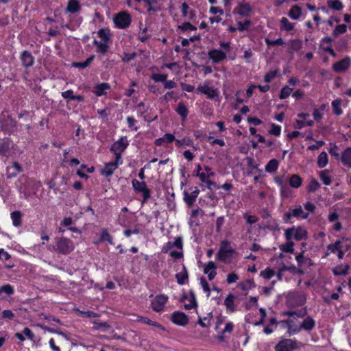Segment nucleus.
I'll use <instances>...</instances> for the list:
<instances>
[{
	"label": "nucleus",
	"instance_id": "1",
	"mask_svg": "<svg viewBox=\"0 0 351 351\" xmlns=\"http://www.w3.org/2000/svg\"><path fill=\"white\" fill-rule=\"evenodd\" d=\"M287 320L282 322L281 324L287 328L289 335H294L302 330L301 318L293 311L287 313Z\"/></svg>",
	"mask_w": 351,
	"mask_h": 351
},
{
	"label": "nucleus",
	"instance_id": "2",
	"mask_svg": "<svg viewBox=\"0 0 351 351\" xmlns=\"http://www.w3.org/2000/svg\"><path fill=\"white\" fill-rule=\"evenodd\" d=\"M162 251L164 253H170V256L175 258H180L182 256V240L177 238L173 242H167L163 245Z\"/></svg>",
	"mask_w": 351,
	"mask_h": 351
},
{
	"label": "nucleus",
	"instance_id": "3",
	"mask_svg": "<svg viewBox=\"0 0 351 351\" xmlns=\"http://www.w3.org/2000/svg\"><path fill=\"white\" fill-rule=\"evenodd\" d=\"M234 254L235 250L231 246L230 243L225 240L222 241L220 243L219 250L217 254V258L220 261L230 263Z\"/></svg>",
	"mask_w": 351,
	"mask_h": 351
},
{
	"label": "nucleus",
	"instance_id": "4",
	"mask_svg": "<svg viewBox=\"0 0 351 351\" xmlns=\"http://www.w3.org/2000/svg\"><path fill=\"white\" fill-rule=\"evenodd\" d=\"M56 251L63 254H69L75 248L73 241L64 237L56 239Z\"/></svg>",
	"mask_w": 351,
	"mask_h": 351
},
{
	"label": "nucleus",
	"instance_id": "5",
	"mask_svg": "<svg viewBox=\"0 0 351 351\" xmlns=\"http://www.w3.org/2000/svg\"><path fill=\"white\" fill-rule=\"evenodd\" d=\"M129 143L126 137H121L111 147V151L114 154L115 158L118 160L119 162L123 161L121 154L128 147Z\"/></svg>",
	"mask_w": 351,
	"mask_h": 351
},
{
	"label": "nucleus",
	"instance_id": "6",
	"mask_svg": "<svg viewBox=\"0 0 351 351\" xmlns=\"http://www.w3.org/2000/svg\"><path fill=\"white\" fill-rule=\"evenodd\" d=\"M285 237L290 241L292 239L302 240L306 238V231L302 227H293L285 230Z\"/></svg>",
	"mask_w": 351,
	"mask_h": 351
},
{
	"label": "nucleus",
	"instance_id": "7",
	"mask_svg": "<svg viewBox=\"0 0 351 351\" xmlns=\"http://www.w3.org/2000/svg\"><path fill=\"white\" fill-rule=\"evenodd\" d=\"M308 217V213H306L300 205L290 209L285 214V218L287 221L291 220L292 217L298 219H306Z\"/></svg>",
	"mask_w": 351,
	"mask_h": 351
},
{
	"label": "nucleus",
	"instance_id": "8",
	"mask_svg": "<svg viewBox=\"0 0 351 351\" xmlns=\"http://www.w3.org/2000/svg\"><path fill=\"white\" fill-rule=\"evenodd\" d=\"M131 16L126 12H121L114 17V23L119 28H125L128 27L131 23Z\"/></svg>",
	"mask_w": 351,
	"mask_h": 351
},
{
	"label": "nucleus",
	"instance_id": "9",
	"mask_svg": "<svg viewBox=\"0 0 351 351\" xmlns=\"http://www.w3.org/2000/svg\"><path fill=\"white\" fill-rule=\"evenodd\" d=\"M348 247V244L347 241H339L334 244L328 245V249L332 253H337L339 258H342Z\"/></svg>",
	"mask_w": 351,
	"mask_h": 351
},
{
	"label": "nucleus",
	"instance_id": "10",
	"mask_svg": "<svg viewBox=\"0 0 351 351\" xmlns=\"http://www.w3.org/2000/svg\"><path fill=\"white\" fill-rule=\"evenodd\" d=\"M167 301L168 297L166 295H157L152 301V308L156 312H160L163 311Z\"/></svg>",
	"mask_w": 351,
	"mask_h": 351
},
{
	"label": "nucleus",
	"instance_id": "11",
	"mask_svg": "<svg viewBox=\"0 0 351 351\" xmlns=\"http://www.w3.org/2000/svg\"><path fill=\"white\" fill-rule=\"evenodd\" d=\"M227 54L226 51L220 49H213L208 51V56L213 63L217 64L225 60L227 58Z\"/></svg>",
	"mask_w": 351,
	"mask_h": 351
},
{
	"label": "nucleus",
	"instance_id": "12",
	"mask_svg": "<svg viewBox=\"0 0 351 351\" xmlns=\"http://www.w3.org/2000/svg\"><path fill=\"white\" fill-rule=\"evenodd\" d=\"M297 343L290 339H283L279 341L276 347V351H293L297 348Z\"/></svg>",
	"mask_w": 351,
	"mask_h": 351
},
{
	"label": "nucleus",
	"instance_id": "13",
	"mask_svg": "<svg viewBox=\"0 0 351 351\" xmlns=\"http://www.w3.org/2000/svg\"><path fill=\"white\" fill-rule=\"evenodd\" d=\"M122 164L123 161L119 162L118 160L115 158L114 162H110L106 164L104 167L101 169V173L106 177H109L112 176L116 169Z\"/></svg>",
	"mask_w": 351,
	"mask_h": 351
},
{
	"label": "nucleus",
	"instance_id": "14",
	"mask_svg": "<svg viewBox=\"0 0 351 351\" xmlns=\"http://www.w3.org/2000/svg\"><path fill=\"white\" fill-rule=\"evenodd\" d=\"M197 90L204 93L209 99H214L218 96L217 90L210 87L206 82L203 85L198 86Z\"/></svg>",
	"mask_w": 351,
	"mask_h": 351
},
{
	"label": "nucleus",
	"instance_id": "15",
	"mask_svg": "<svg viewBox=\"0 0 351 351\" xmlns=\"http://www.w3.org/2000/svg\"><path fill=\"white\" fill-rule=\"evenodd\" d=\"M132 183L134 189L136 191L143 193L145 200L150 197L149 191L147 188V185L144 182H139L137 180H133Z\"/></svg>",
	"mask_w": 351,
	"mask_h": 351
},
{
	"label": "nucleus",
	"instance_id": "16",
	"mask_svg": "<svg viewBox=\"0 0 351 351\" xmlns=\"http://www.w3.org/2000/svg\"><path fill=\"white\" fill-rule=\"evenodd\" d=\"M171 321L177 325L185 326L189 322L187 316L182 312L176 311L172 314Z\"/></svg>",
	"mask_w": 351,
	"mask_h": 351
},
{
	"label": "nucleus",
	"instance_id": "17",
	"mask_svg": "<svg viewBox=\"0 0 351 351\" xmlns=\"http://www.w3.org/2000/svg\"><path fill=\"white\" fill-rule=\"evenodd\" d=\"M351 65V58H346L333 64V69L338 73L343 72L348 69Z\"/></svg>",
	"mask_w": 351,
	"mask_h": 351
},
{
	"label": "nucleus",
	"instance_id": "18",
	"mask_svg": "<svg viewBox=\"0 0 351 351\" xmlns=\"http://www.w3.org/2000/svg\"><path fill=\"white\" fill-rule=\"evenodd\" d=\"M110 89V86L108 83H99L94 86L93 92L98 97L106 95Z\"/></svg>",
	"mask_w": 351,
	"mask_h": 351
},
{
	"label": "nucleus",
	"instance_id": "19",
	"mask_svg": "<svg viewBox=\"0 0 351 351\" xmlns=\"http://www.w3.org/2000/svg\"><path fill=\"white\" fill-rule=\"evenodd\" d=\"M217 266L213 261H209L204 267V272L208 275V279L212 280L217 275Z\"/></svg>",
	"mask_w": 351,
	"mask_h": 351
},
{
	"label": "nucleus",
	"instance_id": "20",
	"mask_svg": "<svg viewBox=\"0 0 351 351\" xmlns=\"http://www.w3.org/2000/svg\"><path fill=\"white\" fill-rule=\"evenodd\" d=\"M332 40L330 37H325L322 39L320 43L321 48L324 51L329 52L333 57L336 56V53L331 47V43Z\"/></svg>",
	"mask_w": 351,
	"mask_h": 351
},
{
	"label": "nucleus",
	"instance_id": "21",
	"mask_svg": "<svg viewBox=\"0 0 351 351\" xmlns=\"http://www.w3.org/2000/svg\"><path fill=\"white\" fill-rule=\"evenodd\" d=\"M251 7L248 3H239L234 9V12L242 16H247L251 12Z\"/></svg>",
	"mask_w": 351,
	"mask_h": 351
},
{
	"label": "nucleus",
	"instance_id": "22",
	"mask_svg": "<svg viewBox=\"0 0 351 351\" xmlns=\"http://www.w3.org/2000/svg\"><path fill=\"white\" fill-rule=\"evenodd\" d=\"M197 176L199 178L201 181L208 183L210 177L214 176V172L209 167H205L202 172H197Z\"/></svg>",
	"mask_w": 351,
	"mask_h": 351
},
{
	"label": "nucleus",
	"instance_id": "23",
	"mask_svg": "<svg viewBox=\"0 0 351 351\" xmlns=\"http://www.w3.org/2000/svg\"><path fill=\"white\" fill-rule=\"evenodd\" d=\"M22 64L25 67H30L34 62V59L32 54L28 51H23L21 55Z\"/></svg>",
	"mask_w": 351,
	"mask_h": 351
},
{
	"label": "nucleus",
	"instance_id": "24",
	"mask_svg": "<svg viewBox=\"0 0 351 351\" xmlns=\"http://www.w3.org/2000/svg\"><path fill=\"white\" fill-rule=\"evenodd\" d=\"M341 162L343 165L351 168V147H348L342 152Z\"/></svg>",
	"mask_w": 351,
	"mask_h": 351
},
{
	"label": "nucleus",
	"instance_id": "25",
	"mask_svg": "<svg viewBox=\"0 0 351 351\" xmlns=\"http://www.w3.org/2000/svg\"><path fill=\"white\" fill-rule=\"evenodd\" d=\"M280 28L281 30L286 32H291L293 30L295 27V23L289 21L287 17H282L280 21Z\"/></svg>",
	"mask_w": 351,
	"mask_h": 351
},
{
	"label": "nucleus",
	"instance_id": "26",
	"mask_svg": "<svg viewBox=\"0 0 351 351\" xmlns=\"http://www.w3.org/2000/svg\"><path fill=\"white\" fill-rule=\"evenodd\" d=\"M289 16L293 20H298L302 15V8L298 5H293L289 11Z\"/></svg>",
	"mask_w": 351,
	"mask_h": 351
},
{
	"label": "nucleus",
	"instance_id": "27",
	"mask_svg": "<svg viewBox=\"0 0 351 351\" xmlns=\"http://www.w3.org/2000/svg\"><path fill=\"white\" fill-rule=\"evenodd\" d=\"M301 324L302 330L309 331L314 328L315 322L312 317H307L303 319H301Z\"/></svg>",
	"mask_w": 351,
	"mask_h": 351
},
{
	"label": "nucleus",
	"instance_id": "28",
	"mask_svg": "<svg viewBox=\"0 0 351 351\" xmlns=\"http://www.w3.org/2000/svg\"><path fill=\"white\" fill-rule=\"evenodd\" d=\"M81 8L79 0H69L66 6V11L70 13L77 12Z\"/></svg>",
	"mask_w": 351,
	"mask_h": 351
},
{
	"label": "nucleus",
	"instance_id": "29",
	"mask_svg": "<svg viewBox=\"0 0 351 351\" xmlns=\"http://www.w3.org/2000/svg\"><path fill=\"white\" fill-rule=\"evenodd\" d=\"M328 219L330 222H335L333 226L335 230L339 231L341 229V224L338 221L339 215L337 212H330L328 215Z\"/></svg>",
	"mask_w": 351,
	"mask_h": 351
},
{
	"label": "nucleus",
	"instance_id": "30",
	"mask_svg": "<svg viewBox=\"0 0 351 351\" xmlns=\"http://www.w3.org/2000/svg\"><path fill=\"white\" fill-rule=\"evenodd\" d=\"M104 241H106L111 245L113 244L112 237L106 229L101 230L99 239L94 241V243L98 244L99 243Z\"/></svg>",
	"mask_w": 351,
	"mask_h": 351
},
{
	"label": "nucleus",
	"instance_id": "31",
	"mask_svg": "<svg viewBox=\"0 0 351 351\" xmlns=\"http://www.w3.org/2000/svg\"><path fill=\"white\" fill-rule=\"evenodd\" d=\"M199 193V191L198 189L194 190L190 194L186 192H184V200L186 203L189 206H191L195 202Z\"/></svg>",
	"mask_w": 351,
	"mask_h": 351
},
{
	"label": "nucleus",
	"instance_id": "32",
	"mask_svg": "<svg viewBox=\"0 0 351 351\" xmlns=\"http://www.w3.org/2000/svg\"><path fill=\"white\" fill-rule=\"evenodd\" d=\"M177 282L180 285H184L188 279V273L184 266L182 270L176 275Z\"/></svg>",
	"mask_w": 351,
	"mask_h": 351
},
{
	"label": "nucleus",
	"instance_id": "33",
	"mask_svg": "<svg viewBox=\"0 0 351 351\" xmlns=\"http://www.w3.org/2000/svg\"><path fill=\"white\" fill-rule=\"evenodd\" d=\"M14 288L8 284L0 287V298L3 299L6 295H10L14 293Z\"/></svg>",
	"mask_w": 351,
	"mask_h": 351
},
{
	"label": "nucleus",
	"instance_id": "34",
	"mask_svg": "<svg viewBox=\"0 0 351 351\" xmlns=\"http://www.w3.org/2000/svg\"><path fill=\"white\" fill-rule=\"evenodd\" d=\"M136 321L143 322L144 324H148L150 326H155L158 328H160L161 330H165L164 327L161 324H160L154 321H152L147 317L137 316Z\"/></svg>",
	"mask_w": 351,
	"mask_h": 351
},
{
	"label": "nucleus",
	"instance_id": "35",
	"mask_svg": "<svg viewBox=\"0 0 351 351\" xmlns=\"http://www.w3.org/2000/svg\"><path fill=\"white\" fill-rule=\"evenodd\" d=\"M21 171V166L18 163L14 162L11 166L8 167V168H7L8 176L9 178L16 176V173L18 172H20Z\"/></svg>",
	"mask_w": 351,
	"mask_h": 351
},
{
	"label": "nucleus",
	"instance_id": "36",
	"mask_svg": "<svg viewBox=\"0 0 351 351\" xmlns=\"http://www.w3.org/2000/svg\"><path fill=\"white\" fill-rule=\"evenodd\" d=\"M289 183L290 186L298 189L302 185V180L299 176L294 174L290 177Z\"/></svg>",
	"mask_w": 351,
	"mask_h": 351
},
{
	"label": "nucleus",
	"instance_id": "37",
	"mask_svg": "<svg viewBox=\"0 0 351 351\" xmlns=\"http://www.w3.org/2000/svg\"><path fill=\"white\" fill-rule=\"evenodd\" d=\"M328 163V158L326 152H322L317 157V166L319 168L325 167Z\"/></svg>",
	"mask_w": 351,
	"mask_h": 351
},
{
	"label": "nucleus",
	"instance_id": "38",
	"mask_svg": "<svg viewBox=\"0 0 351 351\" xmlns=\"http://www.w3.org/2000/svg\"><path fill=\"white\" fill-rule=\"evenodd\" d=\"M319 177L323 183L326 185H329L331 183V176L328 170H323L319 172Z\"/></svg>",
	"mask_w": 351,
	"mask_h": 351
},
{
	"label": "nucleus",
	"instance_id": "39",
	"mask_svg": "<svg viewBox=\"0 0 351 351\" xmlns=\"http://www.w3.org/2000/svg\"><path fill=\"white\" fill-rule=\"evenodd\" d=\"M278 166V161L276 159H272L269 160V162L267 164L265 167V171L269 173L274 172L277 170Z\"/></svg>",
	"mask_w": 351,
	"mask_h": 351
},
{
	"label": "nucleus",
	"instance_id": "40",
	"mask_svg": "<svg viewBox=\"0 0 351 351\" xmlns=\"http://www.w3.org/2000/svg\"><path fill=\"white\" fill-rule=\"evenodd\" d=\"M177 113L182 117V120H185L188 115V109L182 103H180L176 109Z\"/></svg>",
	"mask_w": 351,
	"mask_h": 351
},
{
	"label": "nucleus",
	"instance_id": "41",
	"mask_svg": "<svg viewBox=\"0 0 351 351\" xmlns=\"http://www.w3.org/2000/svg\"><path fill=\"white\" fill-rule=\"evenodd\" d=\"M12 223L15 227H19L21 224V214L19 211H14L11 213Z\"/></svg>",
	"mask_w": 351,
	"mask_h": 351
},
{
	"label": "nucleus",
	"instance_id": "42",
	"mask_svg": "<svg viewBox=\"0 0 351 351\" xmlns=\"http://www.w3.org/2000/svg\"><path fill=\"white\" fill-rule=\"evenodd\" d=\"M349 267L348 265H339L333 269L335 275H344L347 274Z\"/></svg>",
	"mask_w": 351,
	"mask_h": 351
},
{
	"label": "nucleus",
	"instance_id": "43",
	"mask_svg": "<svg viewBox=\"0 0 351 351\" xmlns=\"http://www.w3.org/2000/svg\"><path fill=\"white\" fill-rule=\"evenodd\" d=\"M341 99H335L332 102V107L335 114L340 115L342 114L341 108Z\"/></svg>",
	"mask_w": 351,
	"mask_h": 351
},
{
	"label": "nucleus",
	"instance_id": "44",
	"mask_svg": "<svg viewBox=\"0 0 351 351\" xmlns=\"http://www.w3.org/2000/svg\"><path fill=\"white\" fill-rule=\"evenodd\" d=\"M93 59H94V56H92L89 57L88 58H87L86 60V61H84V62H73V66L74 67H77V68L84 69V68L87 67L92 62Z\"/></svg>",
	"mask_w": 351,
	"mask_h": 351
},
{
	"label": "nucleus",
	"instance_id": "45",
	"mask_svg": "<svg viewBox=\"0 0 351 351\" xmlns=\"http://www.w3.org/2000/svg\"><path fill=\"white\" fill-rule=\"evenodd\" d=\"M292 91H293L292 88H290L288 86H284L280 90V93L279 95L280 99H285L289 97V95H291V93H292Z\"/></svg>",
	"mask_w": 351,
	"mask_h": 351
},
{
	"label": "nucleus",
	"instance_id": "46",
	"mask_svg": "<svg viewBox=\"0 0 351 351\" xmlns=\"http://www.w3.org/2000/svg\"><path fill=\"white\" fill-rule=\"evenodd\" d=\"M328 6L335 10H341L343 8V3L339 0H332L328 1Z\"/></svg>",
	"mask_w": 351,
	"mask_h": 351
},
{
	"label": "nucleus",
	"instance_id": "47",
	"mask_svg": "<svg viewBox=\"0 0 351 351\" xmlns=\"http://www.w3.org/2000/svg\"><path fill=\"white\" fill-rule=\"evenodd\" d=\"M225 305L227 309L230 311H233L234 309V296L232 295H229L225 300Z\"/></svg>",
	"mask_w": 351,
	"mask_h": 351
},
{
	"label": "nucleus",
	"instance_id": "48",
	"mask_svg": "<svg viewBox=\"0 0 351 351\" xmlns=\"http://www.w3.org/2000/svg\"><path fill=\"white\" fill-rule=\"evenodd\" d=\"M178 29L183 32L195 31L197 29V28L190 23H184L182 25H179Z\"/></svg>",
	"mask_w": 351,
	"mask_h": 351
},
{
	"label": "nucleus",
	"instance_id": "49",
	"mask_svg": "<svg viewBox=\"0 0 351 351\" xmlns=\"http://www.w3.org/2000/svg\"><path fill=\"white\" fill-rule=\"evenodd\" d=\"M280 248L283 252L292 253L294 250L293 243L289 241L285 244L281 245Z\"/></svg>",
	"mask_w": 351,
	"mask_h": 351
},
{
	"label": "nucleus",
	"instance_id": "50",
	"mask_svg": "<svg viewBox=\"0 0 351 351\" xmlns=\"http://www.w3.org/2000/svg\"><path fill=\"white\" fill-rule=\"evenodd\" d=\"M107 43H108V41L101 40V41L98 42V41L95 40V43L97 46L98 51L101 52V53L106 52L107 49H108Z\"/></svg>",
	"mask_w": 351,
	"mask_h": 351
},
{
	"label": "nucleus",
	"instance_id": "51",
	"mask_svg": "<svg viewBox=\"0 0 351 351\" xmlns=\"http://www.w3.org/2000/svg\"><path fill=\"white\" fill-rule=\"evenodd\" d=\"M274 274V271L270 268H266L261 272V276L265 279H271Z\"/></svg>",
	"mask_w": 351,
	"mask_h": 351
},
{
	"label": "nucleus",
	"instance_id": "52",
	"mask_svg": "<svg viewBox=\"0 0 351 351\" xmlns=\"http://www.w3.org/2000/svg\"><path fill=\"white\" fill-rule=\"evenodd\" d=\"M176 145L177 147L190 146L192 144V141L189 139L184 138L182 139H175Z\"/></svg>",
	"mask_w": 351,
	"mask_h": 351
},
{
	"label": "nucleus",
	"instance_id": "53",
	"mask_svg": "<svg viewBox=\"0 0 351 351\" xmlns=\"http://www.w3.org/2000/svg\"><path fill=\"white\" fill-rule=\"evenodd\" d=\"M347 31V26L344 24L337 25L333 31V35L337 36L339 34H344Z\"/></svg>",
	"mask_w": 351,
	"mask_h": 351
},
{
	"label": "nucleus",
	"instance_id": "54",
	"mask_svg": "<svg viewBox=\"0 0 351 351\" xmlns=\"http://www.w3.org/2000/svg\"><path fill=\"white\" fill-rule=\"evenodd\" d=\"M200 285H201V287H202L203 291L206 294V297L208 298L210 294V289L208 286V282H206V280L205 279L202 278L200 279Z\"/></svg>",
	"mask_w": 351,
	"mask_h": 351
},
{
	"label": "nucleus",
	"instance_id": "55",
	"mask_svg": "<svg viewBox=\"0 0 351 351\" xmlns=\"http://www.w3.org/2000/svg\"><path fill=\"white\" fill-rule=\"evenodd\" d=\"M271 130L269 131V133L271 135L280 136L281 134V126L278 125H276L275 123H271Z\"/></svg>",
	"mask_w": 351,
	"mask_h": 351
},
{
	"label": "nucleus",
	"instance_id": "56",
	"mask_svg": "<svg viewBox=\"0 0 351 351\" xmlns=\"http://www.w3.org/2000/svg\"><path fill=\"white\" fill-rule=\"evenodd\" d=\"M189 9V5L186 3H183L182 4V13L184 17H188L189 19L193 18L194 14L192 12L188 13V10Z\"/></svg>",
	"mask_w": 351,
	"mask_h": 351
},
{
	"label": "nucleus",
	"instance_id": "57",
	"mask_svg": "<svg viewBox=\"0 0 351 351\" xmlns=\"http://www.w3.org/2000/svg\"><path fill=\"white\" fill-rule=\"evenodd\" d=\"M320 187L319 183L315 179L312 180L308 186L309 192H315Z\"/></svg>",
	"mask_w": 351,
	"mask_h": 351
},
{
	"label": "nucleus",
	"instance_id": "58",
	"mask_svg": "<svg viewBox=\"0 0 351 351\" xmlns=\"http://www.w3.org/2000/svg\"><path fill=\"white\" fill-rule=\"evenodd\" d=\"M302 47V42L298 39L291 40L290 41V49L293 51L299 50Z\"/></svg>",
	"mask_w": 351,
	"mask_h": 351
},
{
	"label": "nucleus",
	"instance_id": "59",
	"mask_svg": "<svg viewBox=\"0 0 351 351\" xmlns=\"http://www.w3.org/2000/svg\"><path fill=\"white\" fill-rule=\"evenodd\" d=\"M163 0H145V2L149 5L148 10L154 9V6L159 5L162 3Z\"/></svg>",
	"mask_w": 351,
	"mask_h": 351
},
{
	"label": "nucleus",
	"instance_id": "60",
	"mask_svg": "<svg viewBox=\"0 0 351 351\" xmlns=\"http://www.w3.org/2000/svg\"><path fill=\"white\" fill-rule=\"evenodd\" d=\"M265 43L267 46H274V45H282L284 44V41L282 38H278L275 40H269L268 38L265 39Z\"/></svg>",
	"mask_w": 351,
	"mask_h": 351
},
{
	"label": "nucleus",
	"instance_id": "61",
	"mask_svg": "<svg viewBox=\"0 0 351 351\" xmlns=\"http://www.w3.org/2000/svg\"><path fill=\"white\" fill-rule=\"evenodd\" d=\"M167 75L166 74L155 73L152 75V79L155 82H164L166 81Z\"/></svg>",
	"mask_w": 351,
	"mask_h": 351
},
{
	"label": "nucleus",
	"instance_id": "62",
	"mask_svg": "<svg viewBox=\"0 0 351 351\" xmlns=\"http://www.w3.org/2000/svg\"><path fill=\"white\" fill-rule=\"evenodd\" d=\"M98 36L103 41H108L110 38V34L107 30L101 29L98 32Z\"/></svg>",
	"mask_w": 351,
	"mask_h": 351
},
{
	"label": "nucleus",
	"instance_id": "63",
	"mask_svg": "<svg viewBox=\"0 0 351 351\" xmlns=\"http://www.w3.org/2000/svg\"><path fill=\"white\" fill-rule=\"evenodd\" d=\"M280 195L284 198H287V197H289V195H291V191L289 190V189L287 184L280 187Z\"/></svg>",
	"mask_w": 351,
	"mask_h": 351
},
{
	"label": "nucleus",
	"instance_id": "64",
	"mask_svg": "<svg viewBox=\"0 0 351 351\" xmlns=\"http://www.w3.org/2000/svg\"><path fill=\"white\" fill-rule=\"evenodd\" d=\"M239 280V276L235 273H230L227 276L226 281L228 284L236 282Z\"/></svg>",
	"mask_w": 351,
	"mask_h": 351
}]
</instances>
